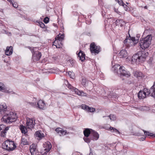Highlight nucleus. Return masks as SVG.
I'll use <instances>...</instances> for the list:
<instances>
[{
	"label": "nucleus",
	"mask_w": 155,
	"mask_h": 155,
	"mask_svg": "<svg viewBox=\"0 0 155 155\" xmlns=\"http://www.w3.org/2000/svg\"><path fill=\"white\" fill-rule=\"evenodd\" d=\"M122 5L124 7V8H125L126 7H127V5H126L125 4H124H124H122Z\"/></svg>",
	"instance_id": "obj_51"
},
{
	"label": "nucleus",
	"mask_w": 155,
	"mask_h": 155,
	"mask_svg": "<svg viewBox=\"0 0 155 155\" xmlns=\"http://www.w3.org/2000/svg\"><path fill=\"white\" fill-rule=\"evenodd\" d=\"M43 147L45 148L44 153L47 154L51 150V145L49 142L47 141L43 144Z\"/></svg>",
	"instance_id": "obj_14"
},
{
	"label": "nucleus",
	"mask_w": 155,
	"mask_h": 155,
	"mask_svg": "<svg viewBox=\"0 0 155 155\" xmlns=\"http://www.w3.org/2000/svg\"><path fill=\"white\" fill-rule=\"evenodd\" d=\"M9 129V127H5L3 130H2V131H1V136H2L4 137V135L5 133L6 132L7 130H8Z\"/></svg>",
	"instance_id": "obj_30"
},
{
	"label": "nucleus",
	"mask_w": 155,
	"mask_h": 155,
	"mask_svg": "<svg viewBox=\"0 0 155 155\" xmlns=\"http://www.w3.org/2000/svg\"><path fill=\"white\" fill-rule=\"evenodd\" d=\"M26 122V127L28 128L31 129L34 127L35 124V120L34 118L27 119Z\"/></svg>",
	"instance_id": "obj_10"
},
{
	"label": "nucleus",
	"mask_w": 155,
	"mask_h": 155,
	"mask_svg": "<svg viewBox=\"0 0 155 155\" xmlns=\"http://www.w3.org/2000/svg\"><path fill=\"white\" fill-rule=\"evenodd\" d=\"M145 107H141L139 108V109L141 110H144Z\"/></svg>",
	"instance_id": "obj_48"
},
{
	"label": "nucleus",
	"mask_w": 155,
	"mask_h": 155,
	"mask_svg": "<svg viewBox=\"0 0 155 155\" xmlns=\"http://www.w3.org/2000/svg\"><path fill=\"white\" fill-rule=\"evenodd\" d=\"M92 150L91 149V148L90 149V153H89V155H93V153H92Z\"/></svg>",
	"instance_id": "obj_49"
},
{
	"label": "nucleus",
	"mask_w": 155,
	"mask_h": 155,
	"mask_svg": "<svg viewBox=\"0 0 155 155\" xmlns=\"http://www.w3.org/2000/svg\"><path fill=\"white\" fill-rule=\"evenodd\" d=\"M45 104L44 102L41 100H39L37 103V107L40 109L44 110L45 108Z\"/></svg>",
	"instance_id": "obj_15"
},
{
	"label": "nucleus",
	"mask_w": 155,
	"mask_h": 155,
	"mask_svg": "<svg viewBox=\"0 0 155 155\" xmlns=\"http://www.w3.org/2000/svg\"><path fill=\"white\" fill-rule=\"evenodd\" d=\"M73 61H71V64H72V63H73Z\"/></svg>",
	"instance_id": "obj_57"
},
{
	"label": "nucleus",
	"mask_w": 155,
	"mask_h": 155,
	"mask_svg": "<svg viewBox=\"0 0 155 155\" xmlns=\"http://www.w3.org/2000/svg\"><path fill=\"white\" fill-rule=\"evenodd\" d=\"M130 36L129 35V37H127L124 40V43L126 47L128 48L130 47Z\"/></svg>",
	"instance_id": "obj_19"
},
{
	"label": "nucleus",
	"mask_w": 155,
	"mask_h": 155,
	"mask_svg": "<svg viewBox=\"0 0 155 155\" xmlns=\"http://www.w3.org/2000/svg\"><path fill=\"white\" fill-rule=\"evenodd\" d=\"M32 52V59L33 61L34 62L38 61L41 56V52L37 51L34 53V51Z\"/></svg>",
	"instance_id": "obj_12"
},
{
	"label": "nucleus",
	"mask_w": 155,
	"mask_h": 155,
	"mask_svg": "<svg viewBox=\"0 0 155 155\" xmlns=\"http://www.w3.org/2000/svg\"><path fill=\"white\" fill-rule=\"evenodd\" d=\"M11 4H12V0H7Z\"/></svg>",
	"instance_id": "obj_52"
},
{
	"label": "nucleus",
	"mask_w": 155,
	"mask_h": 155,
	"mask_svg": "<svg viewBox=\"0 0 155 155\" xmlns=\"http://www.w3.org/2000/svg\"><path fill=\"white\" fill-rule=\"evenodd\" d=\"M5 127V126L3 124L0 125V131Z\"/></svg>",
	"instance_id": "obj_42"
},
{
	"label": "nucleus",
	"mask_w": 155,
	"mask_h": 155,
	"mask_svg": "<svg viewBox=\"0 0 155 155\" xmlns=\"http://www.w3.org/2000/svg\"><path fill=\"white\" fill-rule=\"evenodd\" d=\"M85 137H90L92 140H97L99 137L98 134L91 129L86 128L83 132Z\"/></svg>",
	"instance_id": "obj_4"
},
{
	"label": "nucleus",
	"mask_w": 155,
	"mask_h": 155,
	"mask_svg": "<svg viewBox=\"0 0 155 155\" xmlns=\"http://www.w3.org/2000/svg\"><path fill=\"white\" fill-rule=\"evenodd\" d=\"M86 82V79L85 78H83L82 79V81L81 82L82 84L83 85L85 84Z\"/></svg>",
	"instance_id": "obj_40"
},
{
	"label": "nucleus",
	"mask_w": 155,
	"mask_h": 155,
	"mask_svg": "<svg viewBox=\"0 0 155 155\" xmlns=\"http://www.w3.org/2000/svg\"><path fill=\"white\" fill-rule=\"evenodd\" d=\"M63 130V129H62L60 127L57 128L55 130V131L57 132L61 136V133Z\"/></svg>",
	"instance_id": "obj_32"
},
{
	"label": "nucleus",
	"mask_w": 155,
	"mask_h": 155,
	"mask_svg": "<svg viewBox=\"0 0 155 155\" xmlns=\"http://www.w3.org/2000/svg\"><path fill=\"white\" fill-rule=\"evenodd\" d=\"M13 52V48L12 46L7 47L5 51V54L8 56L12 54Z\"/></svg>",
	"instance_id": "obj_18"
},
{
	"label": "nucleus",
	"mask_w": 155,
	"mask_h": 155,
	"mask_svg": "<svg viewBox=\"0 0 155 155\" xmlns=\"http://www.w3.org/2000/svg\"><path fill=\"white\" fill-rule=\"evenodd\" d=\"M137 135V136H139V135H140L138 134V135Z\"/></svg>",
	"instance_id": "obj_59"
},
{
	"label": "nucleus",
	"mask_w": 155,
	"mask_h": 155,
	"mask_svg": "<svg viewBox=\"0 0 155 155\" xmlns=\"http://www.w3.org/2000/svg\"><path fill=\"white\" fill-rule=\"evenodd\" d=\"M12 5L15 8H16L18 7V5L16 3H13L12 2Z\"/></svg>",
	"instance_id": "obj_45"
},
{
	"label": "nucleus",
	"mask_w": 155,
	"mask_h": 155,
	"mask_svg": "<svg viewBox=\"0 0 155 155\" xmlns=\"http://www.w3.org/2000/svg\"><path fill=\"white\" fill-rule=\"evenodd\" d=\"M149 136L151 137H155V134H153L152 133H150Z\"/></svg>",
	"instance_id": "obj_47"
},
{
	"label": "nucleus",
	"mask_w": 155,
	"mask_h": 155,
	"mask_svg": "<svg viewBox=\"0 0 155 155\" xmlns=\"http://www.w3.org/2000/svg\"><path fill=\"white\" fill-rule=\"evenodd\" d=\"M145 139V137H143L141 138V140H144Z\"/></svg>",
	"instance_id": "obj_54"
},
{
	"label": "nucleus",
	"mask_w": 155,
	"mask_h": 155,
	"mask_svg": "<svg viewBox=\"0 0 155 155\" xmlns=\"http://www.w3.org/2000/svg\"><path fill=\"white\" fill-rule=\"evenodd\" d=\"M140 37V35H137L136 36V37H135L136 38H138V42L139 41V39Z\"/></svg>",
	"instance_id": "obj_50"
},
{
	"label": "nucleus",
	"mask_w": 155,
	"mask_h": 155,
	"mask_svg": "<svg viewBox=\"0 0 155 155\" xmlns=\"http://www.w3.org/2000/svg\"><path fill=\"white\" fill-rule=\"evenodd\" d=\"M68 74L69 75V76L72 79H73L74 77V74L72 73V72L69 71L68 72Z\"/></svg>",
	"instance_id": "obj_37"
},
{
	"label": "nucleus",
	"mask_w": 155,
	"mask_h": 155,
	"mask_svg": "<svg viewBox=\"0 0 155 155\" xmlns=\"http://www.w3.org/2000/svg\"><path fill=\"white\" fill-rule=\"evenodd\" d=\"M112 69L115 73L118 75H122L127 77H129L130 74L128 71H127L125 68L123 66H120L118 64L115 65L112 68Z\"/></svg>",
	"instance_id": "obj_3"
},
{
	"label": "nucleus",
	"mask_w": 155,
	"mask_h": 155,
	"mask_svg": "<svg viewBox=\"0 0 155 155\" xmlns=\"http://www.w3.org/2000/svg\"><path fill=\"white\" fill-rule=\"evenodd\" d=\"M30 151L31 155H38V154L36 145L34 144H32L30 146Z\"/></svg>",
	"instance_id": "obj_13"
},
{
	"label": "nucleus",
	"mask_w": 155,
	"mask_h": 155,
	"mask_svg": "<svg viewBox=\"0 0 155 155\" xmlns=\"http://www.w3.org/2000/svg\"><path fill=\"white\" fill-rule=\"evenodd\" d=\"M88 23H87V21H86V23L87 24H90L91 23V21H89L88 22Z\"/></svg>",
	"instance_id": "obj_53"
},
{
	"label": "nucleus",
	"mask_w": 155,
	"mask_h": 155,
	"mask_svg": "<svg viewBox=\"0 0 155 155\" xmlns=\"http://www.w3.org/2000/svg\"><path fill=\"white\" fill-rule=\"evenodd\" d=\"M2 146L3 148L8 151H12L16 147L13 141L8 140L5 141Z\"/></svg>",
	"instance_id": "obj_6"
},
{
	"label": "nucleus",
	"mask_w": 155,
	"mask_h": 155,
	"mask_svg": "<svg viewBox=\"0 0 155 155\" xmlns=\"http://www.w3.org/2000/svg\"><path fill=\"white\" fill-rule=\"evenodd\" d=\"M37 100L36 98H33L32 102H29L28 103L32 107H37Z\"/></svg>",
	"instance_id": "obj_22"
},
{
	"label": "nucleus",
	"mask_w": 155,
	"mask_h": 155,
	"mask_svg": "<svg viewBox=\"0 0 155 155\" xmlns=\"http://www.w3.org/2000/svg\"><path fill=\"white\" fill-rule=\"evenodd\" d=\"M78 52H77L76 54L78 56V59L83 61L85 59V54L81 50H80L78 53Z\"/></svg>",
	"instance_id": "obj_16"
},
{
	"label": "nucleus",
	"mask_w": 155,
	"mask_h": 155,
	"mask_svg": "<svg viewBox=\"0 0 155 155\" xmlns=\"http://www.w3.org/2000/svg\"><path fill=\"white\" fill-rule=\"evenodd\" d=\"M35 134L37 137L40 138H42L44 137V134L39 131H37L35 133Z\"/></svg>",
	"instance_id": "obj_29"
},
{
	"label": "nucleus",
	"mask_w": 155,
	"mask_h": 155,
	"mask_svg": "<svg viewBox=\"0 0 155 155\" xmlns=\"http://www.w3.org/2000/svg\"><path fill=\"white\" fill-rule=\"evenodd\" d=\"M59 41L57 40V38H55V40L53 42V45L56 47L57 48H60L59 45Z\"/></svg>",
	"instance_id": "obj_26"
},
{
	"label": "nucleus",
	"mask_w": 155,
	"mask_h": 155,
	"mask_svg": "<svg viewBox=\"0 0 155 155\" xmlns=\"http://www.w3.org/2000/svg\"><path fill=\"white\" fill-rule=\"evenodd\" d=\"M66 82L67 83V84H66V86L72 91L74 92L76 94L81 96H87L86 93H84L82 91H80L77 88L72 87L68 83V81H67Z\"/></svg>",
	"instance_id": "obj_7"
},
{
	"label": "nucleus",
	"mask_w": 155,
	"mask_h": 155,
	"mask_svg": "<svg viewBox=\"0 0 155 155\" xmlns=\"http://www.w3.org/2000/svg\"><path fill=\"white\" fill-rule=\"evenodd\" d=\"M110 129L111 130H113V131H112V132H114L116 134H120V132L119 131L115 128L112 127H110Z\"/></svg>",
	"instance_id": "obj_31"
},
{
	"label": "nucleus",
	"mask_w": 155,
	"mask_h": 155,
	"mask_svg": "<svg viewBox=\"0 0 155 155\" xmlns=\"http://www.w3.org/2000/svg\"><path fill=\"white\" fill-rule=\"evenodd\" d=\"M49 18L48 17H46L45 18L44 21L45 23H47L49 21Z\"/></svg>",
	"instance_id": "obj_38"
},
{
	"label": "nucleus",
	"mask_w": 155,
	"mask_h": 155,
	"mask_svg": "<svg viewBox=\"0 0 155 155\" xmlns=\"http://www.w3.org/2000/svg\"><path fill=\"white\" fill-rule=\"evenodd\" d=\"M143 130L144 132L145 135L149 136V134L150 133L149 132L147 131H146L144 130Z\"/></svg>",
	"instance_id": "obj_41"
},
{
	"label": "nucleus",
	"mask_w": 155,
	"mask_h": 155,
	"mask_svg": "<svg viewBox=\"0 0 155 155\" xmlns=\"http://www.w3.org/2000/svg\"><path fill=\"white\" fill-rule=\"evenodd\" d=\"M134 76L137 77H141L142 76V73L139 71H136L134 73Z\"/></svg>",
	"instance_id": "obj_28"
},
{
	"label": "nucleus",
	"mask_w": 155,
	"mask_h": 155,
	"mask_svg": "<svg viewBox=\"0 0 155 155\" xmlns=\"http://www.w3.org/2000/svg\"><path fill=\"white\" fill-rule=\"evenodd\" d=\"M64 37V34L60 35V34H59L55 38H57V40H58L59 41H62L63 40Z\"/></svg>",
	"instance_id": "obj_25"
},
{
	"label": "nucleus",
	"mask_w": 155,
	"mask_h": 155,
	"mask_svg": "<svg viewBox=\"0 0 155 155\" xmlns=\"http://www.w3.org/2000/svg\"><path fill=\"white\" fill-rule=\"evenodd\" d=\"M5 31V33H6V34H8V33H9V34H11V33H10V32H9V33H8V32H7L6 31Z\"/></svg>",
	"instance_id": "obj_56"
},
{
	"label": "nucleus",
	"mask_w": 155,
	"mask_h": 155,
	"mask_svg": "<svg viewBox=\"0 0 155 155\" xmlns=\"http://www.w3.org/2000/svg\"><path fill=\"white\" fill-rule=\"evenodd\" d=\"M20 129L22 133L25 134L27 132V130L26 127L23 125H20Z\"/></svg>",
	"instance_id": "obj_24"
},
{
	"label": "nucleus",
	"mask_w": 155,
	"mask_h": 155,
	"mask_svg": "<svg viewBox=\"0 0 155 155\" xmlns=\"http://www.w3.org/2000/svg\"><path fill=\"white\" fill-rule=\"evenodd\" d=\"M80 107H81L82 109L87 110L88 106L85 104H82L81 106H80Z\"/></svg>",
	"instance_id": "obj_35"
},
{
	"label": "nucleus",
	"mask_w": 155,
	"mask_h": 155,
	"mask_svg": "<svg viewBox=\"0 0 155 155\" xmlns=\"http://www.w3.org/2000/svg\"><path fill=\"white\" fill-rule=\"evenodd\" d=\"M95 110V108L90 107L88 106L87 111L88 112H94Z\"/></svg>",
	"instance_id": "obj_36"
},
{
	"label": "nucleus",
	"mask_w": 155,
	"mask_h": 155,
	"mask_svg": "<svg viewBox=\"0 0 155 155\" xmlns=\"http://www.w3.org/2000/svg\"><path fill=\"white\" fill-rule=\"evenodd\" d=\"M6 104H0V116H3L1 120L6 123H10L16 121V114L15 113L7 110Z\"/></svg>",
	"instance_id": "obj_1"
},
{
	"label": "nucleus",
	"mask_w": 155,
	"mask_h": 155,
	"mask_svg": "<svg viewBox=\"0 0 155 155\" xmlns=\"http://www.w3.org/2000/svg\"><path fill=\"white\" fill-rule=\"evenodd\" d=\"M21 143L23 145H25L28 144V142L27 139L25 137H22L21 138Z\"/></svg>",
	"instance_id": "obj_27"
},
{
	"label": "nucleus",
	"mask_w": 155,
	"mask_h": 155,
	"mask_svg": "<svg viewBox=\"0 0 155 155\" xmlns=\"http://www.w3.org/2000/svg\"><path fill=\"white\" fill-rule=\"evenodd\" d=\"M117 2L119 4L121 5L122 4H124V2L122 0H117Z\"/></svg>",
	"instance_id": "obj_44"
},
{
	"label": "nucleus",
	"mask_w": 155,
	"mask_h": 155,
	"mask_svg": "<svg viewBox=\"0 0 155 155\" xmlns=\"http://www.w3.org/2000/svg\"><path fill=\"white\" fill-rule=\"evenodd\" d=\"M83 139L85 142L88 143H89L90 142L91 140H92L91 139L90 136L89 137H84Z\"/></svg>",
	"instance_id": "obj_33"
},
{
	"label": "nucleus",
	"mask_w": 155,
	"mask_h": 155,
	"mask_svg": "<svg viewBox=\"0 0 155 155\" xmlns=\"http://www.w3.org/2000/svg\"><path fill=\"white\" fill-rule=\"evenodd\" d=\"M152 39L151 35H149L143 39H142V40L140 39L139 44L141 48L143 49L147 48L151 44Z\"/></svg>",
	"instance_id": "obj_5"
},
{
	"label": "nucleus",
	"mask_w": 155,
	"mask_h": 155,
	"mask_svg": "<svg viewBox=\"0 0 155 155\" xmlns=\"http://www.w3.org/2000/svg\"><path fill=\"white\" fill-rule=\"evenodd\" d=\"M148 53L144 51H139L134 55L131 58V63L142 62L145 61L146 58L148 56Z\"/></svg>",
	"instance_id": "obj_2"
},
{
	"label": "nucleus",
	"mask_w": 155,
	"mask_h": 155,
	"mask_svg": "<svg viewBox=\"0 0 155 155\" xmlns=\"http://www.w3.org/2000/svg\"><path fill=\"white\" fill-rule=\"evenodd\" d=\"M120 57L125 58L127 56V53L125 50H122L120 52Z\"/></svg>",
	"instance_id": "obj_23"
},
{
	"label": "nucleus",
	"mask_w": 155,
	"mask_h": 155,
	"mask_svg": "<svg viewBox=\"0 0 155 155\" xmlns=\"http://www.w3.org/2000/svg\"><path fill=\"white\" fill-rule=\"evenodd\" d=\"M39 25L41 27L44 28L45 27V25L42 22H39Z\"/></svg>",
	"instance_id": "obj_39"
},
{
	"label": "nucleus",
	"mask_w": 155,
	"mask_h": 155,
	"mask_svg": "<svg viewBox=\"0 0 155 155\" xmlns=\"http://www.w3.org/2000/svg\"><path fill=\"white\" fill-rule=\"evenodd\" d=\"M107 117L109 118L110 120H115L116 119L115 116L114 114H110V115Z\"/></svg>",
	"instance_id": "obj_34"
},
{
	"label": "nucleus",
	"mask_w": 155,
	"mask_h": 155,
	"mask_svg": "<svg viewBox=\"0 0 155 155\" xmlns=\"http://www.w3.org/2000/svg\"><path fill=\"white\" fill-rule=\"evenodd\" d=\"M61 41H58L59 46H60V48H61L63 45Z\"/></svg>",
	"instance_id": "obj_46"
},
{
	"label": "nucleus",
	"mask_w": 155,
	"mask_h": 155,
	"mask_svg": "<svg viewBox=\"0 0 155 155\" xmlns=\"http://www.w3.org/2000/svg\"><path fill=\"white\" fill-rule=\"evenodd\" d=\"M144 8L145 9H147V6H145L144 7Z\"/></svg>",
	"instance_id": "obj_55"
},
{
	"label": "nucleus",
	"mask_w": 155,
	"mask_h": 155,
	"mask_svg": "<svg viewBox=\"0 0 155 155\" xmlns=\"http://www.w3.org/2000/svg\"><path fill=\"white\" fill-rule=\"evenodd\" d=\"M106 117V116H103V118H104V117Z\"/></svg>",
	"instance_id": "obj_58"
},
{
	"label": "nucleus",
	"mask_w": 155,
	"mask_h": 155,
	"mask_svg": "<svg viewBox=\"0 0 155 155\" xmlns=\"http://www.w3.org/2000/svg\"><path fill=\"white\" fill-rule=\"evenodd\" d=\"M138 42V38H136L135 37H131L130 36V47L134 46Z\"/></svg>",
	"instance_id": "obj_17"
},
{
	"label": "nucleus",
	"mask_w": 155,
	"mask_h": 155,
	"mask_svg": "<svg viewBox=\"0 0 155 155\" xmlns=\"http://www.w3.org/2000/svg\"><path fill=\"white\" fill-rule=\"evenodd\" d=\"M0 91L8 93H13L12 89L5 87L3 84L1 82H0Z\"/></svg>",
	"instance_id": "obj_11"
},
{
	"label": "nucleus",
	"mask_w": 155,
	"mask_h": 155,
	"mask_svg": "<svg viewBox=\"0 0 155 155\" xmlns=\"http://www.w3.org/2000/svg\"><path fill=\"white\" fill-rule=\"evenodd\" d=\"M66 130H63L61 133V136L64 135L66 134Z\"/></svg>",
	"instance_id": "obj_43"
},
{
	"label": "nucleus",
	"mask_w": 155,
	"mask_h": 155,
	"mask_svg": "<svg viewBox=\"0 0 155 155\" xmlns=\"http://www.w3.org/2000/svg\"><path fill=\"white\" fill-rule=\"evenodd\" d=\"M145 92H144L143 90L140 91L138 94V98L140 99H143L146 97V96Z\"/></svg>",
	"instance_id": "obj_20"
},
{
	"label": "nucleus",
	"mask_w": 155,
	"mask_h": 155,
	"mask_svg": "<svg viewBox=\"0 0 155 155\" xmlns=\"http://www.w3.org/2000/svg\"><path fill=\"white\" fill-rule=\"evenodd\" d=\"M143 91L144 92H145V94L146 97L150 95V96L155 98V82L150 90L144 88Z\"/></svg>",
	"instance_id": "obj_8"
},
{
	"label": "nucleus",
	"mask_w": 155,
	"mask_h": 155,
	"mask_svg": "<svg viewBox=\"0 0 155 155\" xmlns=\"http://www.w3.org/2000/svg\"><path fill=\"white\" fill-rule=\"evenodd\" d=\"M126 23V22L122 19H118L116 21V24L117 25H120V27H122Z\"/></svg>",
	"instance_id": "obj_21"
},
{
	"label": "nucleus",
	"mask_w": 155,
	"mask_h": 155,
	"mask_svg": "<svg viewBox=\"0 0 155 155\" xmlns=\"http://www.w3.org/2000/svg\"><path fill=\"white\" fill-rule=\"evenodd\" d=\"M90 48L91 53L95 54H98L101 51L100 47L95 45L94 43H92L90 45Z\"/></svg>",
	"instance_id": "obj_9"
}]
</instances>
